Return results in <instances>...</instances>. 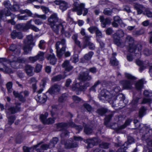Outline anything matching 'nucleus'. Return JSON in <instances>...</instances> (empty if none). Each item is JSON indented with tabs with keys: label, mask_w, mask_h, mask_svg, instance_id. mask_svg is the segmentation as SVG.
<instances>
[{
	"label": "nucleus",
	"mask_w": 152,
	"mask_h": 152,
	"mask_svg": "<svg viewBox=\"0 0 152 152\" xmlns=\"http://www.w3.org/2000/svg\"><path fill=\"white\" fill-rule=\"evenodd\" d=\"M124 35V32L121 30L117 31L113 35L114 42L117 46L123 48L125 46V43L120 38Z\"/></svg>",
	"instance_id": "obj_7"
},
{
	"label": "nucleus",
	"mask_w": 152,
	"mask_h": 152,
	"mask_svg": "<svg viewBox=\"0 0 152 152\" xmlns=\"http://www.w3.org/2000/svg\"><path fill=\"white\" fill-rule=\"evenodd\" d=\"M55 119V118H49L48 119H47L45 124H51L54 122V121Z\"/></svg>",
	"instance_id": "obj_56"
},
{
	"label": "nucleus",
	"mask_w": 152,
	"mask_h": 152,
	"mask_svg": "<svg viewBox=\"0 0 152 152\" xmlns=\"http://www.w3.org/2000/svg\"><path fill=\"white\" fill-rule=\"evenodd\" d=\"M121 89L118 86L115 87L110 92L106 89H103L99 96V99L103 101V100H107L111 99L112 97L119 92Z\"/></svg>",
	"instance_id": "obj_3"
},
{
	"label": "nucleus",
	"mask_w": 152,
	"mask_h": 152,
	"mask_svg": "<svg viewBox=\"0 0 152 152\" xmlns=\"http://www.w3.org/2000/svg\"><path fill=\"white\" fill-rule=\"evenodd\" d=\"M146 108L144 107H142L140 109L139 112V116L140 118H142L146 114Z\"/></svg>",
	"instance_id": "obj_39"
},
{
	"label": "nucleus",
	"mask_w": 152,
	"mask_h": 152,
	"mask_svg": "<svg viewBox=\"0 0 152 152\" xmlns=\"http://www.w3.org/2000/svg\"><path fill=\"white\" fill-rule=\"evenodd\" d=\"M143 83V79H141L139 80L136 83L135 85L136 88L138 90H140L142 88Z\"/></svg>",
	"instance_id": "obj_31"
},
{
	"label": "nucleus",
	"mask_w": 152,
	"mask_h": 152,
	"mask_svg": "<svg viewBox=\"0 0 152 152\" xmlns=\"http://www.w3.org/2000/svg\"><path fill=\"white\" fill-rule=\"evenodd\" d=\"M152 101V99L151 98H144L143 99L142 103L145 104L148 103L150 104L151 102Z\"/></svg>",
	"instance_id": "obj_58"
},
{
	"label": "nucleus",
	"mask_w": 152,
	"mask_h": 152,
	"mask_svg": "<svg viewBox=\"0 0 152 152\" xmlns=\"http://www.w3.org/2000/svg\"><path fill=\"white\" fill-rule=\"evenodd\" d=\"M143 129H145L146 132H147L145 134L144 136L146 138H148V137L151 135V134L149 133L150 132H152V130H150L149 128L146 127L145 126H144L142 128Z\"/></svg>",
	"instance_id": "obj_44"
},
{
	"label": "nucleus",
	"mask_w": 152,
	"mask_h": 152,
	"mask_svg": "<svg viewBox=\"0 0 152 152\" xmlns=\"http://www.w3.org/2000/svg\"><path fill=\"white\" fill-rule=\"evenodd\" d=\"M123 87L125 89H131L132 87L133 82L132 80H123L121 82Z\"/></svg>",
	"instance_id": "obj_23"
},
{
	"label": "nucleus",
	"mask_w": 152,
	"mask_h": 152,
	"mask_svg": "<svg viewBox=\"0 0 152 152\" xmlns=\"http://www.w3.org/2000/svg\"><path fill=\"white\" fill-rule=\"evenodd\" d=\"M89 86V83H87L82 85V83H76L72 86V89L73 91H76V93L78 94L79 92L84 91Z\"/></svg>",
	"instance_id": "obj_10"
},
{
	"label": "nucleus",
	"mask_w": 152,
	"mask_h": 152,
	"mask_svg": "<svg viewBox=\"0 0 152 152\" xmlns=\"http://www.w3.org/2000/svg\"><path fill=\"white\" fill-rule=\"evenodd\" d=\"M115 53H113L112 54V57L110 60V62L111 64L113 66H117L118 64V62L116 60L115 57L116 55Z\"/></svg>",
	"instance_id": "obj_32"
},
{
	"label": "nucleus",
	"mask_w": 152,
	"mask_h": 152,
	"mask_svg": "<svg viewBox=\"0 0 152 152\" xmlns=\"http://www.w3.org/2000/svg\"><path fill=\"white\" fill-rule=\"evenodd\" d=\"M68 96V95L67 94H63L59 97L58 101L60 102H63L67 99Z\"/></svg>",
	"instance_id": "obj_33"
},
{
	"label": "nucleus",
	"mask_w": 152,
	"mask_h": 152,
	"mask_svg": "<svg viewBox=\"0 0 152 152\" xmlns=\"http://www.w3.org/2000/svg\"><path fill=\"white\" fill-rule=\"evenodd\" d=\"M35 149L36 150V148L34 147V146L33 148H28L26 146H24L23 147L24 152H34V151Z\"/></svg>",
	"instance_id": "obj_47"
},
{
	"label": "nucleus",
	"mask_w": 152,
	"mask_h": 152,
	"mask_svg": "<svg viewBox=\"0 0 152 152\" xmlns=\"http://www.w3.org/2000/svg\"><path fill=\"white\" fill-rule=\"evenodd\" d=\"M82 107L86 109L88 112L91 111L92 110V107L91 105L87 103H84Z\"/></svg>",
	"instance_id": "obj_48"
},
{
	"label": "nucleus",
	"mask_w": 152,
	"mask_h": 152,
	"mask_svg": "<svg viewBox=\"0 0 152 152\" xmlns=\"http://www.w3.org/2000/svg\"><path fill=\"white\" fill-rule=\"evenodd\" d=\"M61 142L62 144H64V145L65 147L67 149L76 147L77 146V143L75 142L72 143L70 141H67L66 142H65L64 140H62Z\"/></svg>",
	"instance_id": "obj_19"
},
{
	"label": "nucleus",
	"mask_w": 152,
	"mask_h": 152,
	"mask_svg": "<svg viewBox=\"0 0 152 152\" xmlns=\"http://www.w3.org/2000/svg\"><path fill=\"white\" fill-rule=\"evenodd\" d=\"M20 12L22 14H24L25 13H27L29 16H31L32 15V13L29 10L26 9L24 10H20Z\"/></svg>",
	"instance_id": "obj_63"
},
{
	"label": "nucleus",
	"mask_w": 152,
	"mask_h": 152,
	"mask_svg": "<svg viewBox=\"0 0 152 152\" xmlns=\"http://www.w3.org/2000/svg\"><path fill=\"white\" fill-rule=\"evenodd\" d=\"M79 78L83 81H89L92 79L91 77L89 75L88 71L84 72L80 75Z\"/></svg>",
	"instance_id": "obj_18"
},
{
	"label": "nucleus",
	"mask_w": 152,
	"mask_h": 152,
	"mask_svg": "<svg viewBox=\"0 0 152 152\" xmlns=\"http://www.w3.org/2000/svg\"><path fill=\"white\" fill-rule=\"evenodd\" d=\"M35 43L33 41L32 35H28L27 37L26 40L25 42V44L23 47L24 54H27L31 52L33 47Z\"/></svg>",
	"instance_id": "obj_5"
},
{
	"label": "nucleus",
	"mask_w": 152,
	"mask_h": 152,
	"mask_svg": "<svg viewBox=\"0 0 152 152\" xmlns=\"http://www.w3.org/2000/svg\"><path fill=\"white\" fill-rule=\"evenodd\" d=\"M134 52V53H133L132 54L131 53L127 55V58L129 61H132L133 59L134 58L133 57V55H134V56L135 55V56L137 57H140L141 56V55H140V56H138L139 55H138V53H139V52H138V51H137V54H135V53ZM132 53H133V52ZM140 55H141V54Z\"/></svg>",
	"instance_id": "obj_36"
},
{
	"label": "nucleus",
	"mask_w": 152,
	"mask_h": 152,
	"mask_svg": "<svg viewBox=\"0 0 152 152\" xmlns=\"http://www.w3.org/2000/svg\"><path fill=\"white\" fill-rule=\"evenodd\" d=\"M48 21L53 31L56 34H58L61 27V33H64V29L66 24L65 22L59 19L57 13H54L51 15L48 18Z\"/></svg>",
	"instance_id": "obj_1"
},
{
	"label": "nucleus",
	"mask_w": 152,
	"mask_h": 152,
	"mask_svg": "<svg viewBox=\"0 0 152 152\" xmlns=\"http://www.w3.org/2000/svg\"><path fill=\"white\" fill-rule=\"evenodd\" d=\"M19 8V6L17 4H15L12 7L11 6L10 10L12 11H17Z\"/></svg>",
	"instance_id": "obj_62"
},
{
	"label": "nucleus",
	"mask_w": 152,
	"mask_h": 152,
	"mask_svg": "<svg viewBox=\"0 0 152 152\" xmlns=\"http://www.w3.org/2000/svg\"><path fill=\"white\" fill-rule=\"evenodd\" d=\"M46 43L44 40H42L39 41L38 45L39 48L41 49H44L45 48Z\"/></svg>",
	"instance_id": "obj_49"
},
{
	"label": "nucleus",
	"mask_w": 152,
	"mask_h": 152,
	"mask_svg": "<svg viewBox=\"0 0 152 152\" xmlns=\"http://www.w3.org/2000/svg\"><path fill=\"white\" fill-rule=\"evenodd\" d=\"M4 4L5 7L7 8V9H10L12 6L9 1L6 0L4 1Z\"/></svg>",
	"instance_id": "obj_55"
},
{
	"label": "nucleus",
	"mask_w": 152,
	"mask_h": 152,
	"mask_svg": "<svg viewBox=\"0 0 152 152\" xmlns=\"http://www.w3.org/2000/svg\"><path fill=\"white\" fill-rule=\"evenodd\" d=\"M33 21V20L31 19L27 22L26 23L27 30L30 28L35 32H38L39 31V29L36 26L31 24V22Z\"/></svg>",
	"instance_id": "obj_20"
},
{
	"label": "nucleus",
	"mask_w": 152,
	"mask_h": 152,
	"mask_svg": "<svg viewBox=\"0 0 152 152\" xmlns=\"http://www.w3.org/2000/svg\"><path fill=\"white\" fill-rule=\"evenodd\" d=\"M94 52L92 51H90L88 53L86 54L84 56V58L87 60H90L94 55Z\"/></svg>",
	"instance_id": "obj_42"
},
{
	"label": "nucleus",
	"mask_w": 152,
	"mask_h": 152,
	"mask_svg": "<svg viewBox=\"0 0 152 152\" xmlns=\"http://www.w3.org/2000/svg\"><path fill=\"white\" fill-rule=\"evenodd\" d=\"M100 83V82L99 80H98L95 82L93 86L91 88H90L91 91H92L94 92L95 91V88Z\"/></svg>",
	"instance_id": "obj_64"
},
{
	"label": "nucleus",
	"mask_w": 152,
	"mask_h": 152,
	"mask_svg": "<svg viewBox=\"0 0 152 152\" xmlns=\"http://www.w3.org/2000/svg\"><path fill=\"white\" fill-rule=\"evenodd\" d=\"M107 111L106 109L102 108L98 109L97 110V112L99 114L102 115L105 114L107 112Z\"/></svg>",
	"instance_id": "obj_50"
},
{
	"label": "nucleus",
	"mask_w": 152,
	"mask_h": 152,
	"mask_svg": "<svg viewBox=\"0 0 152 152\" xmlns=\"http://www.w3.org/2000/svg\"><path fill=\"white\" fill-rule=\"evenodd\" d=\"M45 53L42 51H39L37 54L34 56H30L28 58L29 61L32 63H34L38 60L39 61H42L44 60Z\"/></svg>",
	"instance_id": "obj_12"
},
{
	"label": "nucleus",
	"mask_w": 152,
	"mask_h": 152,
	"mask_svg": "<svg viewBox=\"0 0 152 152\" xmlns=\"http://www.w3.org/2000/svg\"><path fill=\"white\" fill-rule=\"evenodd\" d=\"M16 28L18 29L19 30L23 31L27 30V27H26V24L25 25L20 24H18L17 25Z\"/></svg>",
	"instance_id": "obj_46"
},
{
	"label": "nucleus",
	"mask_w": 152,
	"mask_h": 152,
	"mask_svg": "<svg viewBox=\"0 0 152 152\" xmlns=\"http://www.w3.org/2000/svg\"><path fill=\"white\" fill-rule=\"evenodd\" d=\"M36 98V100L37 102L43 103L46 102L47 97L45 94H38Z\"/></svg>",
	"instance_id": "obj_21"
},
{
	"label": "nucleus",
	"mask_w": 152,
	"mask_h": 152,
	"mask_svg": "<svg viewBox=\"0 0 152 152\" xmlns=\"http://www.w3.org/2000/svg\"><path fill=\"white\" fill-rule=\"evenodd\" d=\"M10 50L12 51L14 53L18 55L20 53V50L19 46H17L16 45L12 44L10 47Z\"/></svg>",
	"instance_id": "obj_22"
},
{
	"label": "nucleus",
	"mask_w": 152,
	"mask_h": 152,
	"mask_svg": "<svg viewBox=\"0 0 152 152\" xmlns=\"http://www.w3.org/2000/svg\"><path fill=\"white\" fill-rule=\"evenodd\" d=\"M31 16L34 18H40L43 20H45L47 18V17L45 15H39L36 13L34 14L33 16Z\"/></svg>",
	"instance_id": "obj_40"
},
{
	"label": "nucleus",
	"mask_w": 152,
	"mask_h": 152,
	"mask_svg": "<svg viewBox=\"0 0 152 152\" xmlns=\"http://www.w3.org/2000/svg\"><path fill=\"white\" fill-rule=\"evenodd\" d=\"M58 139L56 137H55L53 138L50 142V143L49 144L50 146V147L51 148H53L55 145H56L58 141Z\"/></svg>",
	"instance_id": "obj_34"
},
{
	"label": "nucleus",
	"mask_w": 152,
	"mask_h": 152,
	"mask_svg": "<svg viewBox=\"0 0 152 152\" xmlns=\"http://www.w3.org/2000/svg\"><path fill=\"white\" fill-rule=\"evenodd\" d=\"M42 68V65L39 64H37L35 67V71L37 73L39 72L40 71Z\"/></svg>",
	"instance_id": "obj_60"
},
{
	"label": "nucleus",
	"mask_w": 152,
	"mask_h": 152,
	"mask_svg": "<svg viewBox=\"0 0 152 152\" xmlns=\"http://www.w3.org/2000/svg\"><path fill=\"white\" fill-rule=\"evenodd\" d=\"M12 83L11 82H8L6 85L7 87L9 92H11V89L12 87Z\"/></svg>",
	"instance_id": "obj_61"
},
{
	"label": "nucleus",
	"mask_w": 152,
	"mask_h": 152,
	"mask_svg": "<svg viewBox=\"0 0 152 152\" xmlns=\"http://www.w3.org/2000/svg\"><path fill=\"white\" fill-rule=\"evenodd\" d=\"M62 66L64 68L65 71L66 72L70 71L73 68V67L70 64L69 61L67 60L64 61L62 64Z\"/></svg>",
	"instance_id": "obj_24"
},
{
	"label": "nucleus",
	"mask_w": 152,
	"mask_h": 152,
	"mask_svg": "<svg viewBox=\"0 0 152 152\" xmlns=\"http://www.w3.org/2000/svg\"><path fill=\"white\" fill-rule=\"evenodd\" d=\"M48 113H45L44 115L42 114L40 115V119L43 124H45L46 120V118L48 117Z\"/></svg>",
	"instance_id": "obj_45"
},
{
	"label": "nucleus",
	"mask_w": 152,
	"mask_h": 152,
	"mask_svg": "<svg viewBox=\"0 0 152 152\" xmlns=\"http://www.w3.org/2000/svg\"><path fill=\"white\" fill-rule=\"evenodd\" d=\"M109 143H108L103 142L100 145V147L101 148L107 149L109 148Z\"/></svg>",
	"instance_id": "obj_57"
},
{
	"label": "nucleus",
	"mask_w": 152,
	"mask_h": 152,
	"mask_svg": "<svg viewBox=\"0 0 152 152\" xmlns=\"http://www.w3.org/2000/svg\"><path fill=\"white\" fill-rule=\"evenodd\" d=\"M84 131L86 134H89L92 132V129L91 127L86 125L84 127Z\"/></svg>",
	"instance_id": "obj_41"
},
{
	"label": "nucleus",
	"mask_w": 152,
	"mask_h": 152,
	"mask_svg": "<svg viewBox=\"0 0 152 152\" xmlns=\"http://www.w3.org/2000/svg\"><path fill=\"white\" fill-rule=\"evenodd\" d=\"M132 120L131 119H129L127 120L124 125H121V126L118 127V130H121L122 129L125 128L131 122Z\"/></svg>",
	"instance_id": "obj_38"
},
{
	"label": "nucleus",
	"mask_w": 152,
	"mask_h": 152,
	"mask_svg": "<svg viewBox=\"0 0 152 152\" xmlns=\"http://www.w3.org/2000/svg\"><path fill=\"white\" fill-rule=\"evenodd\" d=\"M9 62L7 63H10L12 67L14 68H18L20 67L18 65L19 63H24L25 62V60L24 58H18L17 57L13 56H10L9 57Z\"/></svg>",
	"instance_id": "obj_8"
},
{
	"label": "nucleus",
	"mask_w": 152,
	"mask_h": 152,
	"mask_svg": "<svg viewBox=\"0 0 152 152\" xmlns=\"http://www.w3.org/2000/svg\"><path fill=\"white\" fill-rule=\"evenodd\" d=\"M84 142L88 143L87 148H91L96 144L100 142V140L96 138L88 139L85 140Z\"/></svg>",
	"instance_id": "obj_15"
},
{
	"label": "nucleus",
	"mask_w": 152,
	"mask_h": 152,
	"mask_svg": "<svg viewBox=\"0 0 152 152\" xmlns=\"http://www.w3.org/2000/svg\"><path fill=\"white\" fill-rule=\"evenodd\" d=\"M144 96L147 97H151L152 96V92L145 90L144 92Z\"/></svg>",
	"instance_id": "obj_59"
},
{
	"label": "nucleus",
	"mask_w": 152,
	"mask_h": 152,
	"mask_svg": "<svg viewBox=\"0 0 152 152\" xmlns=\"http://www.w3.org/2000/svg\"><path fill=\"white\" fill-rule=\"evenodd\" d=\"M113 116V115L112 114H110L107 116H106L105 119V121L104 122V124L105 125L107 126V124L108 122L110 120L111 118Z\"/></svg>",
	"instance_id": "obj_53"
},
{
	"label": "nucleus",
	"mask_w": 152,
	"mask_h": 152,
	"mask_svg": "<svg viewBox=\"0 0 152 152\" xmlns=\"http://www.w3.org/2000/svg\"><path fill=\"white\" fill-rule=\"evenodd\" d=\"M140 99V98L139 97H134L133 99L131 102L132 105L133 107L135 106L137 104L138 102V100Z\"/></svg>",
	"instance_id": "obj_51"
},
{
	"label": "nucleus",
	"mask_w": 152,
	"mask_h": 152,
	"mask_svg": "<svg viewBox=\"0 0 152 152\" xmlns=\"http://www.w3.org/2000/svg\"><path fill=\"white\" fill-rule=\"evenodd\" d=\"M62 79H63V77L62 75H59L53 77L51 79V80L53 82H55L59 81Z\"/></svg>",
	"instance_id": "obj_43"
},
{
	"label": "nucleus",
	"mask_w": 152,
	"mask_h": 152,
	"mask_svg": "<svg viewBox=\"0 0 152 152\" xmlns=\"http://www.w3.org/2000/svg\"><path fill=\"white\" fill-rule=\"evenodd\" d=\"M61 87L60 85L55 84L48 90V92L51 94H54L58 93L60 91Z\"/></svg>",
	"instance_id": "obj_17"
},
{
	"label": "nucleus",
	"mask_w": 152,
	"mask_h": 152,
	"mask_svg": "<svg viewBox=\"0 0 152 152\" xmlns=\"http://www.w3.org/2000/svg\"><path fill=\"white\" fill-rule=\"evenodd\" d=\"M151 52L149 49L145 48L144 49L142 52V53L145 56H148L151 54Z\"/></svg>",
	"instance_id": "obj_54"
},
{
	"label": "nucleus",
	"mask_w": 152,
	"mask_h": 152,
	"mask_svg": "<svg viewBox=\"0 0 152 152\" xmlns=\"http://www.w3.org/2000/svg\"><path fill=\"white\" fill-rule=\"evenodd\" d=\"M125 44L127 43L129 45V51L131 53L134 52L135 54H137V51L139 52L138 55L140 56L141 54V50L142 49V46L140 44H138L137 45H134V40L133 38L130 36H127L126 38L125 42H124Z\"/></svg>",
	"instance_id": "obj_4"
},
{
	"label": "nucleus",
	"mask_w": 152,
	"mask_h": 152,
	"mask_svg": "<svg viewBox=\"0 0 152 152\" xmlns=\"http://www.w3.org/2000/svg\"><path fill=\"white\" fill-rule=\"evenodd\" d=\"M65 40L63 39L61 42H57L56 44L57 56L58 57H61L65 52L66 48L65 45Z\"/></svg>",
	"instance_id": "obj_6"
},
{
	"label": "nucleus",
	"mask_w": 152,
	"mask_h": 152,
	"mask_svg": "<svg viewBox=\"0 0 152 152\" xmlns=\"http://www.w3.org/2000/svg\"><path fill=\"white\" fill-rule=\"evenodd\" d=\"M10 9H5L4 10H1L0 12V17L1 18H2L3 16L5 15L6 16H13V15L14 14H12L11 13V12L9 10Z\"/></svg>",
	"instance_id": "obj_27"
},
{
	"label": "nucleus",
	"mask_w": 152,
	"mask_h": 152,
	"mask_svg": "<svg viewBox=\"0 0 152 152\" xmlns=\"http://www.w3.org/2000/svg\"><path fill=\"white\" fill-rule=\"evenodd\" d=\"M91 37V36L88 35H86L83 37V48H85L87 46L91 50H94L95 49V45L89 41Z\"/></svg>",
	"instance_id": "obj_11"
},
{
	"label": "nucleus",
	"mask_w": 152,
	"mask_h": 152,
	"mask_svg": "<svg viewBox=\"0 0 152 152\" xmlns=\"http://www.w3.org/2000/svg\"><path fill=\"white\" fill-rule=\"evenodd\" d=\"M69 126L75 128L79 131H81L83 128L81 126H76L71 121H70L68 124L65 123L58 124L57 125V128L58 130L63 131L62 133L61 134L62 137H64V136H66L68 135L69 132L66 130V129Z\"/></svg>",
	"instance_id": "obj_2"
},
{
	"label": "nucleus",
	"mask_w": 152,
	"mask_h": 152,
	"mask_svg": "<svg viewBox=\"0 0 152 152\" xmlns=\"http://www.w3.org/2000/svg\"><path fill=\"white\" fill-rule=\"evenodd\" d=\"M100 20L101 22L102 26L103 28L105 27L106 25L109 24L110 22L109 19H104L103 16H101L100 17Z\"/></svg>",
	"instance_id": "obj_28"
},
{
	"label": "nucleus",
	"mask_w": 152,
	"mask_h": 152,
	"mask_svg": "<svg viewBox=\"0 0 152 152\" xmlns=\"http://www.w3.org/2000/svg\"><path fill=\"white\" fill-rule=\"evenodd\" d=\"M8 124L11 125L12 124L15 120V115H12L9 117H8Z\"/></svg>",
	"instance_id": "obj_52"
},
{
	"label": "nucleus",
	"mask_w": 152,
	"mask_h": 152,
	"mask_svg": "<svg viewBox=\"0 0 152 152\" xmlns=\"http://www.w3.org/2000/svg\"><path fill=\"white\" fill-rule=\"evenodd\" d=\"M34 67L30 65H27L25 66V70L28 75L31 76L33 75Z\"/></svg>",
	"instance_id": "obj_25"
},
{
	"label": "nucleus",
	"mask_w": 152,
	"mask_h": 152,
	"mask_svg": "<svg viewBox=\"0 0 152 152\" xmlns=\"http://www.w3.org/2000/svg\"><path fill=\"white\" fill-rule=\"evenodd\" d=\"M118 12V10L116 8H113L111 10L109 8H106L104 10V13L105 15H110L112 14V12Z\"/></svg>",
	"instance_id": "obj_29"
},
{
	"label": "nucleus",
	"mask_w": 152,
	"mask_h": 152,
	"mask_svg": "<svg viewBox=\"0 0 152 152\" xmlns=\"http://www.w3.org/2000/svg\"><path fill=\"white\" fill-rule=\"evenodd\" d=\"M47 59L49 61L50 63L52 65L55 64L56 61V58L53 53L48 54Z\"/></svg>",
	"instance_id": "obj_26"
},
{
	"label": "nucleus",
	"mask_w": 152,
	"mask_h": 152,
	"mask_svg": "<svg viewBox=\"0 0 152 152\" xmlns=\"http://www.w3.org/2000/svg\"><path fill=\"white\" fill-rule=\"evenodd\" d=\"M143 152H152V140L148 143V148H145Z\"/></svg>",
	"instance_id": "obj_35"
},
{
	"label": "nucleus",
	"mask_w": 152,
	"mask_h": 152,
	"mask_svg": "<svg viewBox=\"0 0 152 152\" xmlns=\"http://www.w3.org/2000/svg\"><path fill=\"white\" fill-rule=\"evenodd\" d=\"M74 5L75 8L72 9V11L73 12H77L78 15H81L82 14V10H83L84 12L83 15H86L88 12V10L84 8L85 4H77V3H74Z\"/></svg>",
	"instance_id": "obj_9"
},
{
	"label": "nucleus",
	"mask_w": 152,
	"mask_h": 152,
	"mask_svg": "<svg viewBox=\"0 0 152 152\" xmlns=\"http://www.w3.org/2000/svg\"><path fill=\"white\" fill-rule=\"evenodd\" d=\"M34 147L36 148V151L37 152H44L45 150L51 148L49 144H41V143L35 145Z\"/></svg>",
	"instance_id": "obj_14"
},
{
	"label": "nucleus",
	"mask_w": 152,
	"mask_h": 152,
	"mask_svg": "<svg viewBox=\"0 0 152 152\" xmlns=\"http://www.w3.org/2000/svg\"><path fill=\"white\" fill-rule=\"evenodd\" d=\"M20 105V103H16V106H11L7 110V114H14L20 111V107L19 106Z\"/></svg>",
	"instance_id": "obj_16"
},
{
	"label": "nucleus",
	"mask_w": 152,
	"mask_h": 152,
	"mask_svg": "<svg viewBox=\"0 0 152 152\" xmlns=\"http://www.w3.org/2000/svg\"><path fill=\"white\" fill-rule=\"evenodd\" d=\"M134 7L137 11L138 14H141L143 10H145V7L142 5L137 4H135Z\"/></svg>",
	"instance_id": "obj_30"
},
{
	"label": "nucleus",
	"mask_w": 152,
	"mask_h": 152,
	"mask_svg": "<svg viewBox=\"0 0 152 152\" xmlns=\"http://www.w3.org/2000/svg\"><path fill=\"white\" fill-rule=\"evenodd\" d=\"M56 5H59V8L62 12L66 10L68 7L67 3L62 0H56L54 1Z\"/></svg>",
	"instance_id": "obj_13"
},
{
	"label": "nucleus",
	"mask_w": 152,
	"mask_h": 152,
	"mask_svg": "<svg viewBox=\"0 0 152 152\" xmlns=\"http://www.w3.org/2000/svg\"><path fill=\"white\" fill-rule=\"evenodd\" d=\"M145 32V29L143 28H141L139 30L134 31L133 32V35L135 36H138L144 34Z\"/></svg>",
	"instance_id": "obj_37"
}]
</instances>
